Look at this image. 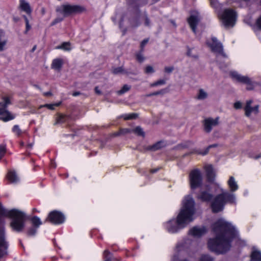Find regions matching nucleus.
<instances>
[{
	"instance_id": "11",
	"label": "nucleus",
	"mask_w": 261,
	"mask_h": 261,
	"mask_svg": "<svg viewBox=\"0 0 261 261\" xmlns=\"http://www.w3.org/2000/svg\"><path fill=\"white\" fill-rule=\"evenodd\" d=\"M219 119L216 118L213 119L211 118L205 119L203 121L204 130L206 133H210L212 128L217 126L219 123Z\"/></svg>"
},
{
	"instance_id": "51",
	"label": "nucleus",
	"mask_w": 261,
	"mask_h": 261,
	"mask_svg": "<svg viewBox=\"0 0 261 261\" xmlns=\"http://www.w3.org/2000/svg\"><path fill=\"white\" fill-rule=\"evenodd\" d=\"M162 93V92L161 91H158V92H153V93L149 94L147 95V96H153V95H159V94H160Z\"/></svg>"
},
{
	"instance_id": "36",
	"label": "nucleus",
	"mask_w": 261,
	"mask_h": 261,
	"mask_svg": "<svg viewBox=\"0 0 261 261\" xmlns=\"http://www.w3.org/2000/svg\"><path fill=\"white\" fill-rule=\"evenodd\" d=\"M144 72L146 74H150L154 72V70L152 66L148 65L144 69Z\"/></svg>"
},
{
	"instance_id": "7",
	"label": "nucleus",
	"mask_w": 261,
	"mask_h": 261,
	"mask_svg": "<svg viewBox=\"0 0 261 261\" xmlns=\"http://www.w3.org/2000/svg\"><path fill=\"white\" fill-rule=\"evenodd\" d=\"M230 74L233 80L246 84L248 90H252L257 85V83L253 81L248 76L242 75L237 71H231L230 72Z\"/></svg>"
},
{
	"instance_id": "22",
	"label": "nucleus",
	"mask_w": 261,
	"mask_h": 261,
	"mask_svg": "<svg viewBox=\"0 0 261 261\" xmlns=\"http://www.w3.org/2000/svg\"><path fill=\"white\" fill-rule=\"evenodd\" d=\"M250 261H261V253L255 250L252 251Z\"/></svg>"
},
{
	"instance_id": "52",
	"label": "nucleus",
	"mask_w": 261,
	"mask_h": 261,
	"mask_svg": "<svg viewBox=\"0 0 261 261\" xmlns=\"http://www.w3.org/2000/svg\"><path fill=\"white\" fill-rule=\"evenodd\" d=\"M157 86L164 85L165 84V81L164 80H160L156 82Z\"/></svg>"
},
{
	"instance_id": "18",
	"label": "nucleus",
	"mask_w": 261,
	"mask_h": 261,
	"mask_svg": "<svg viewBox=\"0 0 261 261\" xmlns=\"http://www.w3.org/2000/svg\"><path fill=\"white\" fill-rule=\"evenodd\" d=\"M19 7L21 10L28 14L32 12V9L30 4L25 0H19Z\"/></svg>"
},
{
	"instance_id": "3",
	"label": "nucleus",
	"mask_w": 261,
	"mask_h": 261,
	"mask_svg": "<svg viewBox=\"0 0 261 261\" xmlns=\"http://www.w3.org/2000/svg\"><path fill=\"white\" fill-rule=\"evenodd\" d=\"M4 216L11 218L10 226L13 230L17 232L23 230L28 218L23 212L18 210L8 211L4 209L0 203V257L7 254L8 248V244L5 240L4 227L1 221V217Z\"/></svg>"
},
{
	"instance_id": "1",
	"label": "nucleus",
	"mask_w": 261,
	"mask_h": 261,
	"mask_svg": "<svg viewBox=\"0 0 261 261\" xmlns=\"http://www.w3.org/2000/svg\"><path fill=\"white\" fill-rule=\"evenodd\" d=\"M213 230L216 237L208 241V249L217 254L226 252L230 248L231 239L237 234L234 227L224 219H220L213 224Z\"/></svg>"
},
{
	"instance_id": "6",
	"label": "nucleus",
	"mask_w": 261,
	"mask_h": 261,
	"mask_svg": "<svg viewBox=\"0 0 261 261\" xmlns=\"http://www.w3.org/2000/svg\"><path fill=\"white\" fill-rule=\"evenodd\" d=\"M222 24L226 27H232L234 25L237 15L235 11L230 9H225L220 15Z\"/></svg>"
},
{
	"instance_id": "20",
	"label": "nucleus",
	"mask_w": 261,
	"mask_h": 261,
	"mask_svg": "<svg viewBox=\"0 0 261 261\" xmlns=\"http://www.w3.org/2000/svg\"><path fill=\"white\" fill-rule=\"evenodd\" d=\"M228 185L231 192H234L238 189V185L233 176L230 177L227 181Z\"/></svg>"
},
{
	"instance_id": "33",
	"label": "nucleus",
	"mask_w": 261,
	"mask_h": 261,
	"mask_svg": "<svg viewBox=\"0 0 261 261\" xmlns=\"http://www.w3.org/2000/svg\"><path fill=\"white\" fill-rule=\"evenodd\" d=\"M140 24L139 19L138 18L136 17L130 20V25L132 28H136Z\"/></svg>"
},
{
	"instance_id": "57",
	"label": "nucleus",
	"mask_w": 261,
	"mask_h": 261,
	"mask_svg": "<svg viewBox=\"0 0 261 261\" xmlns=\"http://www.w3.org/2000/svg\"><path fill=\"white\" fill-rule=\"evenodd\" d=\"M150 87H155V86H157V84H156V82H154L153 83H152L150 84Z\"/></svg>"
},
{
	"instance_id": "32",
	"label": "nucleus",
	"mask_w": 261,
	"mask_h": 261,
	"mask_svg": "<svg viewBox=\"0 0 261 261\" xmlns=\"http://www.w3.org/2000/svg\"><path fill=\"white\" fill-rule=\"evenodd\" d=\"M131 86L128 85H124L122 88L118 90L117 93L118 95H122L130 89Z\"/></svg>"
},
{
	"instance_id": "38",
	"label": "nucleus",
	"mask_w": 261,
	"mask_h": 261,
	"mask_svg": "<svg viewBox=\"0 0 261 261\" xmlns=\"http://www.w3.org/2000/svg\"><path fill=\"white\" fill-rule=\"evenodd\" d=\"M7 43V40L6 39L0 41V51H2L5 49Z\"/></svg>"
},
{
	"instance_id": "41",
	"label": "nucleus",
	"mask_w": 261,
	"mask_h": 261,
	"mask_svg": "<svg viewBox=\"0 0 261 261\" xmlns=\"http://www.w3.org/2000/svg\"><path fill=\"white\" fill-rule=\"evenodd\" d=\"M23 18L24 19L25 25H26V30L25 31V33H27L28 31L29 30H30V29H31V26L29 24V20H28V18L27 17V16H23Z\"/></svg>"
},
{
	"instance_id": "34",
	"label": "nucleus",
	"mask_w": 261,
	"mask_h": 261,
	"mask_svg": "<svg viewBox=\"0 0 261 261\" xmlns=\"http://www.w3.org/2000/svg\"><path fill=\"white\" fill-rule=\"evenodd\" d=\"M105 261H111L112 254L108 250H105L103 253Z\"/></svg>"
},
{
	"instance_id": "30",
	"label": "nucleus",
	"mask_w": 261,
	"mask_h": 261,
	"mask_svg": "<svg viewBox=\"0 0 261 261\" xmlns=\"http://www.w3.org/2000/svg\"><path fill=\"white\" fill-rule=\"evenodd\" d=\"M31 221L33 225L37 228L39 227V226L42 224V222L40 219L37 216L33 217L32 218Z\"/></svg>"
},
{
	"instance_id": "49",
	"label": "nucleus",
	"mask_w": 261,
	"mask_h": 261,
	"mask_svg": "<svg viewBox=\"0 0 261 261\" xmlns=\"http://www.w3.org/2000/svg\"><path fill=\"white\" fill-rule=\"evenodd\" d=\"M132 132V129L128 128H124L121 130V133L123 134H125L126 133H130Z\"/></svg>"
},
{
	"instance_id": "39",
	"label": "nucleus",
	"mask_w": 261,
	"mask_h": 261,
	"mask_svg": "<svg viewBox=\"0 0 261 261\" xmlns=\"http://www.w3.org/2000/svg\"><path fill=\"white\" fill-rule=\"evenodd\" d=\"M6 153V147L5 145H0V160Z\"/></svg>"
},
{
	"instance_id": "35",
	"label": "nucleus",
	"mask_w": 261,
	"mask_h": 261,
	"mask_svg": "<svg viewBox=\"0 0 261 261\" xmlns=\"http://www.w3.org/2000/svg\"><path fill=\"white\" fill-rule=\"evenodd\" d=\"M61 102H59L53 103V104H46V105L43 106L42 107H45L47 108L48 109L53 110L55 109V107L59 106L61 105Z\"/></svg>"
},
{
	"instance_id": "8",
	"label": "nucleus",
	"mask_w": 261,
	"mask_h": 261,
	"mask_svg": "<svg viewBox=\"0 0 261 261\" xmlns=\"http://www.w3.org/2000/svg\"><path fill=\"white\" fill-rule=\"evenodd\" d=\"M202 176L200 171L197 169L192 170L189 174V182L191 188L195 189L202 184Z\"/></svg>"
},
{
	"instance_id": "26",
	"label": "nucleus",
	"mask_w": 261,
	"mask_h": 261,
	"mask_svg": "<svg viewBox=\"0 0 261 261\" xmlns=\"http://www.w3.org/2000/svg\"><path fill=\"white\" fill-rule=\"evenodd\" d=\"M3 102H1L2 106L3 107V108L6 109L9 105H10L11 102L10 98L7 96H3L2 97Z\"/></svg>"
},
{
	"instance_id": "58",
	"label": "nucleus",
	"mask_w": 261,
	"mask_h": 261,
	"mask_svg": "<svg viewBox=\"0 0 261 261\" xmlns=\"http://www.w3.org/2000/svg\"><path fill=\"white\" fill-rule=\"evenodd\" d=\"M217 146V145H216V144H214V145H210V146L208 147V148H207V150H208V149H209L210 148L213 147H215V146Z\"/></svg>"
},
{
	"instance_id": "43",
	"label": "nucleus",
	"mask_w": 261,
	"mask_h": 261,
	"mask_svg": "<svg viewBox=\"0 0 261 261\" xmlns=\"http://www.w3.org/2000/svg\"><path fill=\"white\" fill-rule=\"evenodd\" d=\"M63 20V17H57L56 18V19H55L51 23H50V25L51 26H53V25H55L56 24L59 23V22H60L61 21H62V20Z\"/></svg>"
},
{
	"instance_id": "53",
	"label": "nucleus",
	"mask_w": 261,
	"mask_h": 261,
	"mask_svg": "<svg viewBox=\"0 0 261 261\" xmlns=\"http://www.w3.org/2000/svg\"><path fill=\"white\" fill-rule=\"evenodd\" d=\"M148 39H145L142 41L141 43V47L142 48L146 45V44L148 42Z\"/></svg>"
},
{
	"instance_id": "56",
	"label": "nucleus",
	"mask_w": 261,
	"mask_h": 261,
	"mask_svg": "<svg viewBox=\"0 0 261 261\" xmlns=\"http://www.w3.org/2000/svg\"><path fill=\"white\" fill-rule=\"evenodd\" d=\"M79 94H80V93H79V92H75L73 93L72 95H73V96H76L79 95Z\"/></svg>"
},
{
	"instance_id": "54",
	"label": "nucleus",
	"mask_w": 261,
	"mask_h": 261,
	"mask_svg": "<svg viewBox=\"0 0 261 261\" xmlns=\"http://www.w3.org/2000/svg\"><path fill=\"white\" fill-rule=\"evenodd\" d=\"M256 24L257 26L261 29V16L257 19Z\"/></svg>"
},
{
	"instance_id": "25",
	"label": "nucleus",
	"mask_w": 261,
	"mask_h": 261,
	"mask_svg": "<svg viewBox=\"0 0 261 261\" xmlns=\"http://www.w3.org/2000/svg\"><path fill=\"white\" fill-rule=\"evenodd\" d=\"M12 132L17 136H20L21 134L25 133L24 130H22L18 125H15L12 128Z\"/></svg>"
},
{
	"instance_id": "50",
	"label": "nucleus",
	"mask_w": 261,
	"mask_h": 261,
	"mask_svg": "<svg viewBox=\"0 0 261 261\" xmlns=\"http://www.w3.org/2000/svg\"><path fill=\"white\" fill-rule=\"evenodd\" d=\"M144 24L146 26H149V24H150V21H149V19H148V18L145 16L144 17Z\"/></svg>"
},
{
	"instance_id": "45",
	"label": "nucleus",
	"mask_w": 261,
	"mask_h": 261,
	"mask_svg": "<svg viewBox=\"0 0 261 261\" xmlns=\"http://www.w3.org/2000/svg\"><path fill=\"white\" fill-rule=\"evenodd\" d=\"M211 4L212 7L215 8H217L219 5L217 0H211Z\"/></svg>"
},
{
	"instance_id": "12",
	"label": "nucleus",
	"mask_w": 261,
	"mask_h": 261,
	"mask_svg": "<svg viewBox=\"0 0 261 261\" xmlns=\"http://www.w3.org/2000/svg\"><path fill=\"white\" fill-rule=\"evenodd\" d=\"M213 197V194L210 193L209 189L206 190L201 189L197 196L198 199L203 202H210L212 200Z\"/></svg>"
},
{
	"instance_id": "27",
	"label": "nucleus",
	"mask_w": 261,
	"mask_h": 261,
	"mask_svg": "<svg viewBox=\"0 0 261 261\" xmlns=\"http://www.w3.org/2000/svg\"><path fill=\"white\" fill-rule=\"evenodd\" d=\"M132 132L139 136H142L143 137L145 136V133L140 126H137L134 129H133Z\"/></svg>"
},
{
	"instance_id": "31",
	"label": "nucleus",
	"mask_w": 261,
	"mask_h": 261,
	"mask_svg": "<svg viewBox=\"0 0 261 261\" xmlns=\"http://www.w3.org/2000/svg\"><path fill=\"white\" fill-rule=\"evenodd\" d=\"M57 48L62 49L64 50L68 51L71 49L70 44L68 42H64L60 46H57Z\"/></svg>"
},
{
	"instance_id": "14",
	"label": "nucleus",
	"mask_w": 261,
	"mask_h": 261,
	"mask_svg": "<svg viewBox=\"0 0 261 261\" xmlns=\"http://www.w3.org/2000/svg\"><path fill=\"white\" fill-rule=\"evenodd\" d=\"M199 20L200 16L199 14L197 12H194L192 14L188 19V23L194 33L196 32V27Z\"/></svg>"
},
{
	"instance_id": "21",
	"label": "nucleus",
	"mask_w": 261,
	"mask_h": 261,
	"mask_svg": "<svg viewBox=\"0 0 261 261\" xmlns=\"http://www.w3.org/2000/svg\"><path fill=\"white\" fill-rule=\"evenodd\" d=\"M208 97L207 92L203 89H200L198 90L197 95L196 98L198 100H204Z\"/></svg>"
},
{
	"instance_id": "29",
	"label": "nucleus",
	"mask_w": 261,
	"mask_h": 261,
	"mask_svg": "<svg viewBox=\"0 0 261 261\" xmlns=\"http://www.w3.org/2000/svg\"><path fill=\"white\" fill-rule=\"evenodd\" d=\"M124 120L135 119L138 117L137 113L126 114L121 116Z\"/></svg>"
},
{
	"instance_id": "64",
	"label": "nucleus",
	"mask_w": 261,
	"mask_h": 261,
	"mask_svg": "<svg viewBox=\"0 0 261 261\" xmlns=\"http://www.w3.org/2000/svg\"><path fill=\"white\" fill-rule=\"evenodd\" d=\"M220 67H221V68H223V67H223V65L222 64H221V65H220Z\"/></svg>"
},
{
	"instance_id": "37",
	"label": "nucleus",
	"mask_w": 261,
	"mask_h": 261,
	"mask_svg": "<svg viewBox=\"0 0 261 261\" xmlns=\"http://www.w3.org/2000/svg\"><path fill=\"white\" fill-rule=\"evenodd\" d=\"M200 261H213V258L208 255H202Z\"/></svg>"
},
{
	"instance_id": "28",
	"label": "nucleus",
	"mask_w": 261,
	"mask_h": 261,
	"mask_svg": "<svg viewBox=\"0 0 261 261\" xmlns=\"http://www.w3.org/2000/svg\"><path fill=\"white\" fill-rule=\"evenodd\" d=\"M187 55L189 57L194 59H196L198 57L196 51L194 49V48L188 47Z\"/></svg>"
},
{
	"instance_id": "2",
	"label": "nucleus",
	"mask_w": 261,
	"mask_h": 261,
	"mask_svg": "<svg viewBox=\"0 0 261 261\" xmlns=\"http://www.w3.org/2000/svg\"><path fill=\"white\" fill-rule=\"evenodd\" d=\"M195 201L191 196L187 195L184 197L182 206L176 219H171L164 224L168 232L177 233L195 219Z\"/></svg>"
},
{
	"instance_id": "13",
	"label": "nucleus",
	"mask_w": 261,
	"mask_h": 261,
	"mask_svg": "<svg viewBox=\"0 0 261 261\" xmlns=\"http://www.w3.org/2000/svg\"><path fill=\"white\" fill-rule=\"evenodd\" d=\"M207 230L204 226H195L189 230V234L195 238H199L206 232Z\"/></svg>"
},
{
	"instance_id": "46",
	"label": "nucleus",
	"mask_w": 261,
	"mask_h": 261,
	"mask_svg": "<svg viewBox=\"0 0 261 261\" xmlns=\"http://www.w3.org/2000/svg\"><path fill=\"white\" fill-rule=\"evenodd\" d=\"M65 116L63 115H59L57 119L58 123H62L64 121Z\"/></svg>"
},
{
	"instance_id": "40",
	"label": "nucleus",
	"mask_w": 261,
	"mask_h": 261,
	"mask_svg": "<svg viewBox=\"0 0 261 261\" xmlns=\"http://www.w3.org/2000/svg\"><path fill=\"white\" fill-rule=\"evenodd\" d=\"M37 227L36 228H30L28 231V234L29 236H34L37 232Z\"/></svg>"
},
{
	"instance_id": "23",
	"label": "nucleus",
	"mask_w": 261,
	"mask_h": 261,
	"mask_svg": "<svg viewBox=\"0 0 261 261\" xmlns=\"http://www.w3.org/2000/svg\"><path fill=\"white\" fill-rule=\"evenodd\" d=\"M165 145L164 143L162 141H159L154 144L150 146L147 147L148 150L155 151L161 148H162Z\"/></svg>"
},
{
	"instance_id": "16",
	"label": "nucleus",
	"mask_w": 261,
	"mask_h": 261,
	"mask_svg": "<svg viewBox=\"0 0 261 261\" xmlns=\"http://www.w3.org/2000/svg\"><path fill=\"white\" fill-rule=\"evenodd\" d=\"M14 117L4 108H0V119L4 121H8L12 120Z\"/></svg>"
},
{
	"instance_id": "55",
	"label": "nucleus",
	"mask_w": 261,
	"mask_h": 261,
	"mask_svg": "<svg viewBox=\"0 0 261 261\" xmlns=\"http://www.w3.org/2000/svg\"><path fill=\"white\" fill-rule=\"evenodd\" d=\"M252 158L255 160H257L260 158H261V153L258 154V155H255L252 156Z\"/></svg>"
},
{
	"instance_id": "19",
	"label": "nucleus",
	"mask_w": 261,
	"mask_h": 261,
	"mask_svg": "<svg viewBox=\"0 0 261 261\" xmlns=\"http://www.w3.org/2000/svg\"><path fill=\"white\" fill-rule=\"evenodd\" d=\"M206 176L210 181H213L215 177V173L211 165H207L205 167Z\"/></svg>"
},
{
	"instance_id": "15",
	"label": "nucleus",
	"mask_w": 261,
	"mask_h": 261,
	"mask_svg": "<svg viewBox=\"0 0 261 261\" xmlns=\"http://www.w3.org/2000/svg\"><path fill=\"white\" fill-rule=\"evenodd\" d=\"M252 102V100H250L247 101L244 108L245 115L247 117L250 116L252 114L256 115L258 112V106L257 105L254 107H252L251 106Z\"/></svg>"
},
{
	"instance_id": "59",
	"label": "nucleus",
	"mask_w": 261,
	"mask_h": 261,
	"mask_svg": "<svg viewBox=\"0 0 261 261\" xmlns=\"http://www.w3.org/2000/svg\"><path fill=\"white\" fill-rule=\"evenodd\" d=\"M158 170V169H152L151 170V173H155Z\"/></svg>"
},
{
	"instance_id": "5",
	"label": "nucleus",
	"mask_w": 261,
	"mask_h": 261,
	"mask_svg": "<svg viewBox=\"0 0 261 261\" xmlns=\"http://www.w3.org/2000/svg\"><path fill=\"white\" fill-rule=\"evenodd\" d=\"M86 9L80 5L64 4L57 7L56 11L64 15V17L75 13H81L85 11Z\"/></svg>"
},
{
	"instance_id": "17",
	"label": "nucleus",
	"mask_w": 261,
	"mask_h": 261,
	"mask_svg": "<svg viewBox=\"0 0 261 261\" xmlns=\"http://www.w3.org/2000/svg\"><path fill=\"white\" fill-rule=\"evenodd\" d=\"M7 178L9 182L12 184H17L19 181V177L16 172L13 170H10L8 172Z\"/></svg>"
},
{
	"instance_id": "9",
	"label": "nucleus",
	"mask_w": 261,
	"mask_h": 261,
	"mask_svg": "<svg viewBox=\"0 0 261 261\" xmlns=\"http://www.w3.org/2000/svg\"><path fill=\"white\" fill-rule=\"evenodd\" d=\"M207 44L211 48L213 52L219 54L217 58L218 60L220 59V56L226 57L225 54L223 51V47L221 43L219 42L215 37H212L211 40L207 41Z\"/></svg>"
},
{
	"instance_id": "44",
	"label": "nucleus",
	"mask_w": 261,
	"mask_h": 261,
	"mask_svg": "<svg viewBox=\"0 0 261 261\" xmlns=\"http://www.w3.org/2000/svg\"><path fill=\"white\" fill-rule=\"evenodd\" d=\"M137 59L140 62H142L144 61V58L141 53H138L136 55Z\"/></svg>"
},
{
	"instance_id": "48",
	"label": "nucleus",
	"mask_w": 261,
	"mask_h": 261,
	"mask_svg": "<svg viewBox=\"0 0 261 261\" xmlns=\"http://www.w3.org/2000/svg\"><path fill=\"white\" fill-rule=\"evenodd\" d=\"M234 108L236 109H239L242 108V103L240 101H237L234 103Z\"/></svg>"
},
{
	"instance_id": "4",
	"label": "nucleus",
	"mask_w": 261,
	"mask_h": 261,
	"mask_svg": "<svg viewBox=\"0 0 261 261\" xmlns=\"http://www.w3.org/2000/svg\"><path fill=\"white\" fill-rule=\"evenodd\" d=\"M221 193L217 195L211 203V208L213 212L218 213L222 211L226 203H234L235 195L223 189L221 190Z\"/></svg>"
},
{
	"instance_id": "63",
	"label": "nucleus",
	"mask_w": 261,
	"mask_h": 261,
	"mask_svg": "<svg viewBox=\"0 0 261 261\" xmlns=\"http://www.w3.org/2000/svg\"><path fill=\"white\" fill-rule=\"evenodd\" d=\"M42 14H44V13H45V10H44V9H42Z\"/></svg>"
},
{
	"instance_id": "60",
	"label": "nucleus",
	"mask_w": 261,
	"mask_h": 261,
	"mask_svg": "<svg viewBox=\"0 0 261 261\" xmlns=\"http://www.w3.org/2000/svg\"><path fill=\"white\" fill-rule=\"evenodd\" d=\"M95 92L97 93L100 94V92L99 90L98 89V88H97V87L95 88Z\"/></svg>"
},
{
	"instance_id": "42",
	"label": "nucleus",
	"mask_w": 261,
	"mask_h": 261,
	"mask_svg": "<svg viewBox=\"0 0 261 261\" xmlns=\"http://www.w3.org/2000/svg\"><path fill=\"white\" fill-rule=\"evenodd\" d=\"M123 71V69L122 67H121L115 68L113 70V72L114 74H119L120 73H122Z\"/></svg>"
},
{
	"instance_id": "10",
	"label": "nucleus",
	"mask_w": 261,
	"mask_h": 261,
	"mask_svg": "<svg viewBox=\"0 0 261 261\" xmlns=\"http://www.w3.org/2000/svg\"><path fill=\"white\" fill-rule=\"evenodd\" d=\"M47 220L54 224H60L64 222L65 217L61 213L54 211L49 214L46 221Z\"/></svg>"
},
{
	"instance_id": "61",
	"label": "nucleus",
	"mask_w": 261,
	"mask_h": 261,
	"mask_svg": "<svg viewBox=\"0 0 261 261\" xmlns=\"http://www.w3.org/2000/svg\"><path fill=\"white\" fill-rule=\"evenodd\" d=\"M44 95H46V96H48V95H51V93H50V92H48L45 93Z\"/></svg>"
},
{
	"instance_id": "24",
	"label": "nucleus",
	"mask_w": 261,
	"mask_h": 261,
	"mask_svg": "<svg viewBox=\"0 0 261 261\" xmlns=\"http://www.w3.org/2000/svg\"><path fill=\"white\" fill-rule=\"evenodd\" d=\"M63 64V61L61 59H55L52 63V68L56 70H59Z\"/></svg>"
},
{
	"instance_id": "62",
	"label": "nucleus",
	"mask_w": 261,
	"mask_h": 261,
	"mask_svg": "<svg viewBox=\"0 0 261 261\" xmlns=\"http://www.w3.org/2000/svg\"><path fill=\"white\" fill-rule=\"evenodd\" d=\"M38 212V211H37V210L36 208H34L33 209V213Z\"/></svg>"
},
{
	"instance_id": "47",
	"label": "nucleus",
	"mask_w": 261,
	"mask_h": 261,
	"mask_svg": "<svg viewBox=\"0 0 261 261\" xmlns=\"http://www.w3.org/2000/svg\"><path fill=\"white\" fill-rule=\"evenodd\" d=\"M173 70L174 67L173 66L165 67L164 68L165 72L168 73H171Z\"/></svg>"
}]
</instances>
